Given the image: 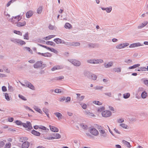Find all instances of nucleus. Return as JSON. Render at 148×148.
I'll list each match as a JSON object with an SVG mask.
<instances>
[{
	"label": "nucleus",
	"instance_id": "nucleus-37",
	"mask_svg": "<svg viewBox=\"0 0 148 148\" xmlns=\"http://www.w3.org/2000/svg\"><path fill=\"white\" fill-rule=\"evenodd\" d=\"M24 38L26 40H29V33L27 32L25 33V34L23 36Z\"/></svg>",
	"mask_w": 148,
	"mask_h": 148
},
{
	"label": "nucleus",
	"instance_id": "nucleus-48",
	"mask_svg": "<svg viewBox=\"0 0 148 148\" xmlns=\"http://www.w3.org/2000/svg\"><path fill=\"white\" fill-rule=\"evenodd\" d=\"M18 97L23 100L26 101L27 100V99L24 96L22 95H19Z\"/></svg>",
	"mask_w": 148,
	"mask_h": 148
},
{
	"label": "nucleus",
	"instance_id": "nucleus-58",
	"mask_svg": "<svg viewBox=\"0 0 148 148\" xmlns=\"http://www.w3.org/2000/svg\"><path fill=\"white\" fill-rule=\"evenodd\" d=\"M80 105L82 106V108L84 109H86L87 108V105L85 103H84L83 105L80 104Z\"/></svg>",
	"mask_w": 148,
	"mask_h": 148
},
{
	"label": "nucleus",
	"instance_id": "nucleus-9",
	"mask_svg": "<svg viewBox=\"0 0 148 148\" xmlns=\"http://www.w3.org/2000/svg\"><path fill=\"white\" fill-rule=\"evenodd\" d=\"M143 45V44H141L140 42H138L131 44L129 46V47L130 48H133Z\"/></svg>",
	"mask_w": 148,
	"mask_h": 148
},
{
	"label": "nucleus",
	"instance_id": "nucleus-24",
	"mask_svg": "<svg viewBox=\"0 0 148 148\" xmlns=\"http://www.w3.org/2000/svg\"><path fill=\"white\" fill-rule=\"evenodd\" d=\"M53 135L56 139H59L61 137V135L58 133H53Z\"/></svg>",
	"mask_w": 148,
	"mask_h": 148
},
{
	"label": "nucleus",
	"instance_id": "nucleus-55",
	"mask_svg": "<svg viewBox=\"0 0 148 148\" xmlns=\"http://www.w3.org/2000/svg\"><path fill=\"white\" fill-rule=\"evenodd\" d=\"M11 146V143H8L6 144L5 147L4 148H10Z\"/></svg>",
	"mask_w": 148,
	"mask_h": 148
},
{
	"label": "nucleus",
	"instance_id": "nucleus-33",
	"mask_svg": "<svg viewBox=\"0 0 148 148\" xmlns=\"http://www.w3.org/2000/svg\"><path fill=\"white\" fill-rule=\"evenodd\" d=\"M56 116L58 117L59 119H62V114L59 112H56L54 113Z\"/></svg>",
	"mask_w": 148,
	"mask_h": 148
},
{
	"label": "nucleus",
	"instance_id": "nucleus-13",
	"mask_svg": "<svg viewBox=\"0 0 148 148\" xmlns=\"http://www.w3.org/2000/svg\"><path fill=\"white\" fill-rule=\"evenodd\" d=\"M99 132L100 133V136L101 137H106L107 134L105 133V132L104 130L102 129H101L99 130Z\"/></svg>",
	"mask_w": 148,
	"mask_h": 148
},
{
	"label": "nucleus",
	"instance_id": "nucleus-34",
	"mask_svg": "<svg viewBox=\"0 0 148 148\" xmlns=\"http://www.w3.org/2000/svg\"><path fill=\"white\" fill-rule=\"evenodd\" d=\"M91 77H90V79H92L95 80L97 78V76L96 75L94 74L91 73Z\"/></svg>",
	"mask_w": 148,
	"mask_h": 148
},
{
	"label": "nucleus",
	"instance_id": "nucleus-42",
	"mask_svg": "<svg viewBox=\"0 0 148 148\" xmlns=\"http://www.w3.org/2000/svg\"><path fill=\"white\" fill-rule=\"evenodd\" d=\"M8 84V90L10 92L13 91L14 90L13 87L11 86H10L9 83Z\"/></svg>",
	"mask_w": 148,
	"mask_h": 148
},
{
	"label": "nucleus",
	"instance_id": "nucleus-32",
	"mask_svg": "<svg viewBox=\"0 0 148 148\" xmlns=\"http://www.w3.org/2000/svg\"><path fill=\"white\" fill-rule=\"evenodd\" d=\"M97 61L95 59H90L87 60V62L91 64H96L97 62H96Z\"/></svg>",
	"mask_w": 148,
	"mask_h": 148
},
{
	"label": "nucleus",
	"instance_id": "nucleus-1",
	"mask_svg": "<svg viewBox=\"0 0 148 148\" xmlns=\"http://www.w3.org/2000/svg\"><path fill=\"white\" fill-rule=\"evenodd\" d=\"M15 123L18 125H22L23 127L25 128H27L26 130L27 131H29L33 128L31 123L29 121H27L26 123H23L21 121L19 120L15 121Z\"/></svg>",
	"mask_w": 148,
	"mask_h": 148
},
{
	"label": "nucleus",
	"instance_id": "nucleus-47",
	"mask_svg": "<svg viewBox=\"0 0 148 148\" xmlns=\"http://www.w3.org/2000/svg\"><path fill=\"white\" fill-rule=\"evenodd\" d=\"M106 10L108 13L110 12L112 10V8L111 7H110L109 8H106Z\"/></svg>",
	"mask_w": 148,
	"mask_h": 148
},
{
	"label": "nucleus",
	"instance_id": "nucleus-62",
	"mask_svg": "<svg viewBox=\"0 0 148 148\" xmlns=\"http://www.w3.org/2000/svg\"><path fill=\"white\" fill-rule=\"evenodd\" d=\"M66 102H68L70 101H71V97H67L65 99Z\"/></svg>",
	"mask_w": 148,
	"mask_h": 148
},
{
	"label": "nucleus",
	"instance_id": "nucleus-63",
	"mask_svg": "<svg viewBox=\"0 0 148 148\" xmlns=\"http://www.w3.org/2000/svg\"><path fill=\"white\" fill-rule=\"evenodd\" d=\"M14 118L13 117L9 118L8 119V121L10 122H12L14 121Z\"/></svg>",
	"mask_w": 148,
	"mask_h": 148
},
{
	"label": "nucleus",
	"instance_id": "nucleus-49",
	"mask_svg": "<svg viewBox=\"0 0 148 148\" xmlns=\"http://www.w3.org/2000/svg\"><path fill=\"white\" fill-rule=\"evenodd\" d=\"M101 107L98 108L97 110L99 112H101L105 109V108L103 107Z\"/></svg>",
	"mask_w": 148,
	"mask_h": 148
},
{
	"label": "nucleus",
	"instance_id": "nucleus-64",
	"mask_svg": "<svg viewBox=\"0 0 148 148\" xmlns=\"http://www.w3.org/2000/svg\"><path fill=\"white\" fill-rule=\"evenodd\" d=\"M49 28L50 29L53 30L54 28V26L51 25L50 24L49 25Z\"/></svg>",
	"mask_w": 148,
	"mask_h": 148
},
{
	"label": "nucleus",
	"instance_id": "nucleus-27",
	"mask_svg": "<svg viewBox=\"0 0 148 148\" xmlns=\"http://www.w3.org/2000/svg\"><path fill=\"white\" fill-rule=\"evenodd\" d=\"M147 93L146 91H143L141 94V97L143 99L145 98L147 96Z\"/></svg>",
	"mask_w": 148,
	"mask_h": 148
},
{
	"label": "nucleus",
	"instance_id": "nucleus-3",
	"mask_svg": "<svg viewBox=\"0 0 148 148\" xmlns=\"http://www.w3.org/2000/svg\"><path fill=\"white\" fill-rule=\"evenodd\" d=\"M68 61L74 65L76 66H79L81 65V62L79 61L76 60L70 59V60H68Z\"/></svg>",
	"mask_w": 148,
	"mask_h": 148
},
{
	"label": "nucleus",
	"instance_id": "nucleus-17",
	"mask_svg": "<svg viewBox=\"0 0 148 148\" xmlns=\"http://www.w3.org/2000/svg\"><path fill=\"white\" fill-rule=\"evenodd\" d=\"M144 23H142L138 27V29H140L146 26L148 23V22L147 21H144Z\"/></svg>",
	"mask_w": 148,
	"mask_h": 148
},
{
	"label": "nucleus",
	"instance_id": "nucleus-45",
	"mask_svg": "<svg viewBox=\"0 0 148 148\" xmlns=\"http://www.w3.org/2000/svg\"><path fill=\"white\" fill-rule=\"evenodd\" d=\"M27 138L26 137H22L21 138L19 139V141L21 142H23L25 140H27Z\"/></svg>",
	"mask_w": 148,
	"mask_h": 148
},
{
	"label": "nucleus",
	"instance_id": "nucleus-2",
	"mask_svg": "<svg viewBox=\"0 0 148 148\" xmlns=\"http://www.w3.org/2000/svg\"><path fill=\"white\" fill-rule=\"evenodd\" d=\"M10 40L15 43L19 44L21 45H25L26 43L24 41L18 39L11 38L10 39Z\"/></svg>",
	"mask_w": 148,
	"mask_h": 148
},
{
	"label": "nucleus",
	"instance_id": "nucleus-8",
	"mask_svg": "<svg viewBox=\"0 0 148 148\" xmlns=\"http://www.w3.org/2000/svg\"><path fill=\"white\" fill-rule=\"evenodd\" d=\"M91 73L89 71L86 70H85L83 73L84 76L89 79H90Z\"/></svg>",
	"mask_w": 148,
	"mask_h": 148
},
{
	"label": "nucleus",
	"instance_id": "nucleus-12",
	"mask_svg": "<svg viewBox=\"0 0 148 148\" xmlns=\"http://www.w3.org/2000/svg\"><path fill=\"white\" fill-rule=\"evenodd\" d=\"M30 143L28 142L24 141L23 143L22 147V148H28L29 146Z\"/></svg>",
	"mask_w": 148,
	"mask_h": 148
},
{
	"label": "nucleus",
	"instance_id": "nucleus-10",
	"mask_svg": "<svg viewBox=\"0 0 148 148\" xmlns=\"http://www.w3.org/2000/svg\"><path fill=\"white\" fill-rule=\"evenodd\" d=\"M26 86L31 89L35 90L34 87L33 85L28 81H27L25 83Z\"/></svg>",
	"mask_w": 148,
	"mask_h": 148
},
{
	"label": "nucleus",
	"instance_id": "nucleus-46",
	"mask_svg": "<svg viewBox=\"0 0 148 148\" xmlns=\"http://www.w3.org/2000/svg\"><path fill=\"white\" fill-rule=\"evenodd\" d=\"M93 103H94L98 105H101L102 104V103L99 101H93Z\"/></svg>",
	"mask_w": 148,
	"mask_h": 148
},
{
	"label": "nucleus",
	"instance_id": "nucleus-59",
	"mask_svg": "<svg viewBox=\"0 0 148 148\" xmlns=\"http://www.w3.org/2000/svg\"><path fill=\"white\" fill-rule=\"evenodd\" d=\"M54 92L56 93H60L61 92V90L58 89H56L54 90Z\"/></svg>",
	"mask_w": 148,
	"mask_h": 148
},
{
	"label": "nucleus",
	"instance_id": "nucleus-35",
	"mask_svg": "<svg viewBox=\"0 0 148 148\" xmlns=\"http://www.w3.org/2000/svg\"><path fill=\"white\" fill-rule=\"evenodd\" d=\"M130 96V94L129 93H125L123 95V98L125 99L128 98Z\"/></svg>",
	"mask_w": 148,
	"mask_h": 148
},
{
	"label": "nucleus",
	"instance_id": "nucleus-23",
	"mask_svg": "<svg viewBox=\"0 0 148 148\" xmlns=\"http://www.w3.org/2000/svg\"><path fill=\"white\" fill-rule=\"evenodd\" d=\"M55 36V35H49L47 36L46 37H45L43 38L46 40H50L51 38L54 37Z\"/></svg>",
	"mask_w": 148,
	"mask_h": 148
},
{
	"label": "nucleus",
	"instance_id": "nucleus-15",
	"mask_svg": "<svg viewBox=\"0 0 148 148\" xmlns=\"http://www.w3.org/2000/svg\"><path fill=\"white\" fill-rule=\"evenodd\" d=\"M53 41L55 42L56 44H63V42L64 40L59 38H56L54 39Z\"/></svg>",
	"mask_w": 148,
	"mask_h": 148
},
{
	"label": "nucleus",
	"instance_id": "nucleus-26",
	"mask_svg": "<svg viewBox=\"0 0 148 148\" xmlns=\"http://www.w3.org/2000/svg\"><path fill=\"white\" fill-rule=\"evenodd\" d=\"M123 143L126 145L127 146V147L128 148H130L131 147V145L129 142L127 141L124 140H123Z\"/></svg>",
	"mask_w": 148,
	"mask_h": 148
},
{
	"label": "nucleus",
	"instance_id": "nucleus-31",
	"mask_svg": "<svg viewBox=\"0 0 148 148\" xmlns=\"http://www.w3.org/2000/svg\"><path fill=\"white\" fill-rule=\"evenodd\" d=\"M43 8L41 6L39 7L37 10V13L38 14H40Z\"/></svg>",
	"mask_w": 148,
	"mask_h": 148
},
{
	"label": "nucleus",
	"instance_id": "nucleus-14",
	"mask_svg": "<svg viewBox=\"0 0 148 148\" xmlns=\"http://www.w3.org/2000/svg\"><path fill=\"white\" fill-rule=\"evenodd\" d=\"M13 18L17 20V22H16V23L21 19L22 16H20V15H18L14 17L13 16L12 18V21L14 22V20H13Z\"/></svg>",
	"mask_w": 148,
	"mask_h": 148
},
{
	"label": "nucleus",
	"instance_id": "nucleus-52",
	"mask_svg": "<svg viewBox=\"0 0 148 148\" xmlns=\"http://www.w3.org/2000/svg\"><path fill=\"white\" fill-rule=\"evenodd\" d=\"M96 60L97 61H96V62H97L96 63V64H98L99 63H103V60L102 59H97Z\"/></svg>",
	"mask_w": 148,
	"mask_h": 148
},
{
	"label": "nucleus",
	"instance_id": "nucleus-18",
	"mask_svg": "<svg viewBox=\"0 0 148 148\" xmlns=\"http://www.w3.org/2000/svg\"><path fill=\"white\" fill-rule=\"evenodd\" d=\"M26 25V22L25 21H23L22 22H18L16 23V26L18 27H20L24 26Z\"/></svg>",
	"mask_w": 148,
	"mask_h": 148
},
{
	"label": "nucleus",
	"instance_id": "nucleus-50",
	"mask_svg": "<svg viewBox=\"0 0 148 148\" xmlns=\"http://www.w3.org/2000/svg\"><path fill=\"white\" fill-rule=\"evenodd\" d=\"M34 109L36 111L40 113H42V112L40 108L37 107H36V108H34Z\"/></svg>",
	"mask_w": 148,
	"mask_h": 148
},
{
	"label": "nucleus",
	"instance_id": "nucleus-57",
	"mask_svg": "<svg viewBox=\"0 0 148 148\" xmlns=\"http://www.w3.org/2000/svg\"><path fill=\"white\" fill-rule=\"evenodd\" d=\"M5 143L3 141H0V148L3 147Z\"/></svg>",
	"mask_w": 148,
	"mask_h": 148
},
{
	"label": "nucleus",
	"instance_id": "nucleus-53",
	"mask_svg": "<svg viewBox=\"0 0 148 148\" xmlns=\"http://www.w3.org/2000/svg\"><path fill=\"white\" fill-rule=\"evenodd\" d=\"M96 127L99 130L101 129H103V127L99 125L96 124Z\"/></svg>",
	"mask_w": 148,
	"mask_h": 148
},
{
	"label": "nucleus",
	"instance_id": "nucleus-56",
	"mask_svg": "<svg viewBox=\"0 0 148 148\" xmlns=\"http://www.w3.org/2000/svg\"><path fill=\"white\" fill-rule=\"evenodd\" d=\"M2 90L3 92H6L7 91V89L6 86H3L2 87Z\"/></svg>",
	"mask_w": 148,
	"mask_h": 148
},
{
	"label": "nucleus",
	"instance_id": "nucleus-19",
	"mask_svg": "<svg viewBox=\"0 0 148 148\" xmlns=\"http://www.w3.org/2000/svg\"><path fill=\"white\" fill-rule=\"evenodd\" d=\"M31 133L33 135L36 136H40L41 134L39 132L35 130H33L31 132Z\"/></svg>",
	"mask_w": 148,
	"mask_h": 148
},
{
	"label": "nucleus",
	"instance_id": "nucleus-40",
	"mask_svg": "<svg viewBox=\"0 0 148 148\" xmlns=\"http://www.w3.org/2000/svg\"><path fill=\"white\" fill-rule=\"evenodd\" d=\"M120 125L123 128L127 129L128 128V126L124 123H121L120 124Z\"/></svg>",
	"mask_w": 148,
	"mask_h": 148
},
{
	"label": "nucleus",
	"instance_id": "nucleus-36",
	"mask_svg": "<svg viewBox=\"0 0 148 148\" xmlns=\"http://www.w3.org/2000/svg\"><path fill=\"white\" fill-rule=\"evenodd\" d=\"M47 50H49L51 51H52L55 53L58 52L56 50L52 48H50L49 47H48Z\"/></svg>",
	"mask_w": 148,
	"mask_h": 148
},
{
	"label": "nucleus",
	"instance_id": "nucleus-4",
	"mask_svg": "<svg viewBox=\"0 0 148 148\" xmlns=\"http://www.w3.org/2000/svg\"><path fill=\"white\" fill-rule=\"evenodd\" d=\"M103 116L105 117H108L110 116L112 114L111 111L108 110L103 111L101 113Z\"/></svg>",
	"mask_w": 148,
	"mask_h": 148
},
{
	"label": "nucleus",
	"instance_id": "nucleus-54",
	"mask_svg": "<svg viewBox=\"0 0 148 148\" xmlns=\"http://www.w3.org/2000/svg\"><path fill=\"white\" fill-rule=\"evenodd\" d=\"M103 88V86H97L94 87V88L96 90H101Z\"/></svg>",
	"mask_w": 148,
	"mask_h": 148
},
{
	"label": "nucleus",
	"instance_id": "nucleus-41",
	"mask_svg": "<svg viewBox=\"0 0 148 148\" xmlns=\"http://www.w3.org/2000/svg\"><path fill=\"white\" fill-rule=\"evenodd\" d=\"M14 32L15 34L19 35L21 36H22V33L19 31L14 30Z\"/></svg>",
	"mask_w": 148,
	"mask_h": 148
},
{
	"label": "nucleus",
	"instance_id": "nucleus-44",
	"mask_svg": "<svg viewBox=\"0 0 148 148\" xmlns=\"http://www.w3.org/2000/svg\"><path fill=\"white\" fill-rule=\"evenodd\" d=\"M81 125L82 126V127L83 129L84 130H87L88 128V127L87 125H84L83 123H82L81 124Z\"/></svg>",
	"mask_w": 148,
	"mask_h": 148
},
{
	"label": "nucleus",
	"instance_id": "nucleus-7",
	"mask_svg": "<svg viewBox=\"0 0 148 148\" xmlns=\"http://www.w3.org/2000/svg\"><path fill=\"white\" fill-rule=\"evenodd\" d=\"M90 132L91 134L94 136H97L99 134V132L95 128H92L90 130Z\"/></svg>",
	"mask_w": 148,
	"mask_h": 148
},
{
	"label": "nucleus",
	"instance_id": "nucleus-6",
	"mask_svg": "<svg viewBox=\"0 0 148 148\" xmlns=\"http://www.w3.org/2000/svg\"><path fill=\"white\" fill-rule=\"evenodd\" d=\"M129 45V44L128 43L126 42L118 45L116 46V47L117 49H121Z\"/></svg>",
	"mask_w": 148,
	"mask_h": 148
},
{
	"label": "nucleus",
	"instance_id": "nucleus-21",
	"mask_svg": "<svg viewBox=\"0 0 148 148\" xmlns=\"http://www.w3.org/2000/svg\"><path fill=\"white\" fill-rule=\"evenodd\" d=\"M64 27L65 28L68 29H70L72 28L71 25L70 23H65Z\"/></svg>",
	"mask_w": 148,
	"mask_h": 148
},
{
	"label": "nucleus",
	"instance_id": "nucleus-25",
	"mask_svg": "<svg viewBox=\"0 0 148 148\" xmlns=\"http://www.w3.org/2000/svg\"><path fill=\"white\" fill-rule=\"evenodd\" d=\"M80 43L78 42H72V46L77 47L80 45Z\"/></svg>",
	"mask_w": 148,
	"mask_h": 148
},
{
	"label": "nucleus",
	"instance_id": "nucleus-22",
	"mask_svg": "<svg viewBox=\"0 0 148 148\" xmlns=\"http://www.w3.org/2000/svg\"><path fill=\"white\" fill-rule=\"evenodd\" d=\"M64 77L63 76H60L58 77H56L55 78L52 79L51 81L53 80H61L62 79H64Z\"/></svg>",
	"mask_w": 148,
	"mask_h": 148
},
{
	"label": "nucleus",
	"instance_id": "nucleus-38",
	"mask_svg": "<svg viewBox=\"0 0 148 148\" xmlns=\"http://www.w3.org/2000/svg\"><path fill=\"white\" fill-rule=\"evenodd\" d=\"M44 56L46 57H51L52 56L51 54L49 52H46L44 53Z\"/></svg>",
	"mask_w": 148,
	"mask_h": 148
},
{
	"label": "nucleus",
	"instance_id": "nucleus-60",
	"mask_svg": "<svg viewBox=\"0 0 148 148\" xmlns=\"http://www.w3.org/2000/svg\"><path fill=\"white\" fill-rule=\"evenodd\" d=\"M25 48L26 49V50L29 52L31 53H32L33 52L32 50L30 49L29 47H25Z\"/></svg>",
	"mask_w": 148,
	"mask_h": 148
},
{
	"label": "nucleus",
	"instance_id": "nucleus-16",
	"mask_svg": "<svg viewBox=\"0 0 148 148\" xmlns=\"http://www.w3.org/2000/svg\"><path fill=\"white\" fill-rule=\"evenodd\" d=\"M51 131L54 132H58L59 131L58 129L54 126L49 125Z\"/></svg>",
	"mask_w": 148,
	"mask_h": 148
},
{
	"label": "nucleus",
	"instance_id": "nucleus-28",
	"mask_svg": "<svg viewBox=\"0 0 148 148\" xmlns=\"http://www.w3.org/2000/svg\"><path fill=\"white\" fill-rule=\"evenodd\" d=\"M46 44L48 45H50L53 47H55L56 45V44L52 41H47L46 42Z\"/></svg>",
	"mask_w": 148,
	"mask_h": 148
},
{
	"label": "nucleus",
	"instance_id": "nucleus-29",
	"mask_svg": "<svg viewBox=\"0 0 148 148\" xmlns=\"http://www.w3.org/2000/svg\"><path fill=\"white\" fill-rule=\"evenodd\" d=\"M140 66L139 64H135L132 66H130L129 67V69H134L136 68L137 67L139 66Z\"/></svg>",
	"mask_w": 148,
	"mask_h": 148
},
{
	"label": "nucleus",
	"instance_id": "nucleus-51",
	"mask_svg": "<svg viewBox=\"0 0 148 148\" xmlns=\"http://www.w3.org/2000/svg\"><path fill=\"white\" fill-rule=\"evenodd\" d=\"M43 111L46 114L48 117L49 118V114L48 113L47 110L46 109H43Z\"/></svg>",
	"mask_w": 148,
	"mask_h": 148
},
{
	"label": "nucleus",
	"instance_id": "nucleus-11",
	"mask_svg": "<svg viewBox=\"0 0 148 148\" xmlns=\"http://www.w3.org/2000/svg\"><path fill=\"white\" fill-rule=\"evenodd\" d=\"M88 46L90 48H93L95 47H99V45L97 43H93L91 42H89L88 44Z\"/></svg>",
	"mask_w": 148,
	"mask_h": 148
},
{
	"label": "nucleus",
	"instance_id": "nucleus-30",
	"mask_svg": "<svg viewBox=\"0 0 148 148\" xmlns=\"http://www.w3.org/2000/svg\"><path fill=\"white\" fill-rule=\"evenodd\" d=\"M112 64L113 63L112 62H109L106 64L105 63L104 64V66L106 68H109L112 65Z\"/></svg>",
	"mask_w": 148,
	"mask_h": 148
},
{
	"label": "nucleus",
	"instance_id": "nucleus-43",
	"mask_svg": "<svg viewBox=\"0 0 148 148\" xmlns=\"http://www.w3.org/2000/svg\"><path fill=\"white\" fill-rule=\"evenodd\" d=\"M5 99L7 101H9L10 100V97H9V95L8 93H6L5 94Z\"/></svg>",
	"mask_w": 148,
	"mask_h": 148
},
{
	"label": "nucleus",
	"instance_id": "nucleus-61",
	"mask_svg": "<svg viewBox=\"0 0 148 148\" xmlns=\"http://www.w3.org/2000/svg\"><path fill=\"white\" fill-rule=\"evenodd\" d=\"M142 71H147V68L144 67H140Z\"/></svg>",
	"mask_w": 148,
	"mask_h": 148
},
{
	"label": "nucleus",
	"instance_id": "nucleus-20",
	"mask_svg": "<svg viewBox=\"0 0 148 148\" xmlns=\"http://www.w3.org/2000/svg\"><path fill=\"white\" fill-rule=\"evenodd\" d=\"M33 13L32 11H29L27 12L26 13V16L27 18H30L33 15Z\"/></svg>",
	"mask_w": 148,
	"mask_h": 148
},
{
	"label": "nucleus",
	"instance_id": "nucleus-39",
	"mask_svg": "<svg viewBox=\"0 0 148 148\" xmlns=\"http://www.w3.org/2000/svg\"><path fill=\"white\" fill-rule=\"evenodd\" d=\"M63 44L66 45L68 46H72V42H65L64 40L63 42Z\"/></svg>",
	"mask_w": 148,
	"mask_h": 148
},
{
	"label": "nucleus",
	"instance_id": "nucleus-5",
	"mask_svg": "<svg viewBox=\"0 0 148 148\" xmlns=\"http://www.w3.org/2000/svg\"><path fill=\"white\" fill-rule=\"evenodd\" d=\"M42 63L43 62L41 61H38L33 65V67L35 69L41 68Z\"/></svg>",
	"mask_w": 148,
	"mask_h": 148
}]
</instances>
